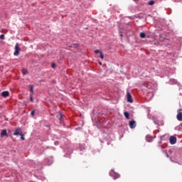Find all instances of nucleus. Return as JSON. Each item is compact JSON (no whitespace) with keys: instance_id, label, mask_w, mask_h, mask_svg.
Listing matches in <instances>:
<instances>
[{"instance_id":"obj_24","label":"nucleus","mask_w":182,"mask_h":182,"mask_svg":"<svg viewBox=\"0 0 182 182\" xmlns=\"http://www.w3.org/2000/svg\"><path fill=\"white\" fill-rule=\"evenodd\" d=\"M99 65L102 66V62H99Z\"/></svg>"},{"instance_id":"obj_3","label":"nucleus","mask_w":182,"mask_h":182,"mask_svg":"<svg viewBox=\"0 0 182 182\" xmlns=\"http://www.w3.org/2000/svg\"><path fill=\"white\" fill-rule=\"evenodd\" d=\"M19 43H16L15 46V51L14 53V56H19Z\"/></svg>"},{"instance_id":"obj_18","label":"nucleus","mask_w":182,"mask_h":182,"mask_svg":"<svg viewBox=\"0 0 182 182\" xmlns=\"http://www.w3.org/2000/svg\"><path fill=\"white\" fill-rule=\"evenodd\" d=\"M20 136H21V139L22 140H25V136H24V135H23V132H22L21 134H20Z\"/></svg>"},{"instance_id":"obj_16","label":"nucleus","mask_w":182,"mask_h":182,"mask_svg":"<svg viewBox=\"0 0 182 182\" xmlns=\"http://www.w3.org/2000/svg\"><path fill=\"white\" fill-rule=\"evenodd\" d=\"M22 73L23 75H26V73H28V70L26 69H23Z\"/></svg>"},{"instance_id":"obj_8","label":"nucleus","mask_w":182,"mask_h":182,"mask_svg":"<svg viewBox=\"0 0 182 182\" xmlns=\"http://www.w3.org/2000/svg\"><path fill=\"white\" fill-rule=\"evenodd\" d=\"M2 97H8L9 96V91H4L1 92Z\"/></svg>"},{"instance_id":"obj_5","label":"nucleus","mask_w":182,"mask_h":182,"mask_svg":"<svg viewBox=\"0 0 182 182\" xmlns=\"http://www.w3.org/2000/svg\"><path fill=\"white\" fill-rule=\"evenodd\" d=\"M169 141L171 144H176V143L177 142V138L174 136H171L169 138Z\"/></svg>"},{"instance_id":"obj_25","label":"nucleus","mask_w":182,"mask_h":182,"mask_svg":"<svg viewBox=\"0 0 182 182\" xmlns=\"http://www.w3.org/2000/svg\"><path fill=\"white\" fill-rule=\"evenodd\" d=\"M134 2H137V1H139V0H134Z\"/></svg>"},{"instance_id":"obj_13","label":"nucleus","mask_w":182,"mask_h":182,"mask_svg":"<svg viewBox=\"0 0 182 182\" xmlns=\"http://www.w3.org/2000/svg\"><path fill=\"white\" fill-rule=\"evenodd\" d=\"M139 36L141 39H144V38H146V34L144 33H140Z\"/></svg>"},{"instance_id":"obj_9","label":"nucleus","mask_w":182,"mask_h":182,"mask_svg":"<svg viewBox=\"0 0 182 182\" xmlns=\"http://www.w3.org/2000/svg\"><path fill=\"white\" fill-rule=\"evenodd\" d=\"M4 136H6L8 137V133L6 132V129H3L1 133V136L4 137Z\"/></svg>"},{"instance_id":"obj_26","label":"nucleus","mask_w":182,"mask_h":182,"mask_svg":"<svg viewBox=\"0 0 182 182\" xmlns=\"http://www.w3.org/2000/svg\"><path fill=\"white\" fill-rule=\"evenodd\" d=\"M166 157H168V154H166Z\"/></svg>"},{"instance_id":"obj_7","label":"nucleus","mask_w":182,"mask_h":182,"mask_svg":"<svg viewBox=\"0 0 182 182\" xmlns=\"http://www.w3.org/2000/svg\"><path fill=\"white\" fill-rule=\"evenodd\" d=\"M136 124V121H129V127L130 129H135Z\"/></svg>"},{"instance_id":"obj_14","label":"nucleus","mask_w":182,"mask_h":182,"mask_svg":"<svg viewBox=\"0 0 182 182\" xmlns=\"http://www.w3.org/2000/svg\"><path fill=\"white\" fill-rule=\"evenodd\" d=\"M31 95H33V85H29Z\"/></svg>"},{"instance_id":"obj_23","label":"nucleus","mask_w":182,"mask_h":182,"mask_svg":"<svg viewBox=\"0 0 182 182\" xmlns=\"http://www.w3.org/2000/svg\"><path fill=\"white\" fill-rule=\"evenodd\" d=\"M95 53H100V51L99 50H95Z\"/></svg>"},{"instance_id":"obj_10","label":"nucleus","mask_w":182,"mask_h":182,"mask_svg":"<svg viewBox=\"0 0 182 182\" xmlns=\"http://www.w3.org/2000/svg\"><path fill=\"white\" fill-rule=\"evenodd\" d=\"M57 119H58V120H63V115H62V112H59L57 115Z\"/></svg>"},{"instance_id":"obj_20","label":"nucleus","mask_w":182,"mask_h":182,"mask_svg":"<svg viewBox=\"0 0 182 182\" xmlns=\"http://www.w3.org/2000/svg\"><path fill=\"white\" fill-rule=\"evenodd\" d=\"M51 68H53V69H55V68H56V64H55V63H53L51 64Z\"/></svg>"},{"instance_id":"obj_4","label":"nucleus","mask_w":182,"mask_h":182,"mask_svg":"<svg viewBox=\"0 0 182 182\" xmlns=\"http://www.w3.org/2000/svg\"><path fill=\"white\" fill-rule=\"evenodd\" d=\"M22 129H21V127L16 128L15 129L14 133L13 134L14 136H20L21 134H22Z\"/></svg>"},{"instance_id":"obj_6","label":"nucleus","mask_w":182,"mask_h":182,"mask_svg":"<svg viewBox=\"0 0 182 182\" xmlns=\"http://www.w3.org/2000/svg\"><path fill=\"white\" fill-rule=\"evenodd\" d=\"M127 102L129 103H133V98L132 97V94L129 92H127Z\"/></svg>"},{"instance_id":"obj_11","label":"nucleus","mask_w":182,"mask_h":182,"mask_svg":"<svg viewBox=\"0 0 182 182\" xmlns=\"http://www.w3.org/2000/svg\"><path fill=\"white\" fill-rule=\"evenodd\" d=\"M68 48H73L74 49H76V48H79V44L78 43H74L71 46H68Z\"/></svg>"},{"instance_id":"obj_19","label":"nucleus","mask_w":182,"mask_h":182,"mask_svg":"<svg viewBox=\"0 0 182 182\" xmlns=\"http://www.w3.org/2000/svg\"><path fill=\"white\" fill-rule=\"evenodd\" d=\"M100 56L101 59H102V60L104 59L103 53L102 51H100Z\"/></svg>"},{"instance_id":"obj_15","label":"nucleus","mask_w":182,"mask_h":182,"mask_svg":"<svg viewBox=\"0 0 182 182\" xmlns=\"http://www.w3.org/2000/svg\"><path fill=\"white\" fill-rule=\"evenodd\" d=\"M148 5H154V0L149 1V2L148 3Z\"/></svg>"},{"instance_id":"obj_12","label":"nucleus","mask_w":182,"mask_h":182,"mask_svg":"<svg viewBox=\"0 0 182 182\" xmlns=\"http://www.w3.org/2000/svg\"><path fill=\"white\" fill-rule=\"evenodd\" d=\"M124 117H126V119H127V120H129V119H130V114H129V112H124Z\"/></svg>"},{"instance_id":"obj_21","label":"nucleus","mask_w":182,"mask_h":182,"mask_svg":"<svg viewBox=\"0 0 182 182\" xmlns=\"http://www.w3.org/2000/svg\"><path fill=\"white\" fill-rule=\"evenodd\" d=\"M4 38H5V35L1 34V35L0 36V39H4Z\"/></svg>"},{"instance_id":"obj_27","label":"nucleus","mask_w":182,"mask_h":182,"mask_svg":"<svg viewBox=\"0 0 182 182\" xmlns=\"http://www.w3.org/2000/svg\"><path fill=\"white\" fill-rule=\"evenodd\" d=\"M120 36H123V34H121Z\"/></svg>"},{"instance_id":"obj_22","label":"nucleus","mask_w":182,"mask_h":182,"mask_svg":"<svg viewBox=\"0 0 182 182\" xmlns=\"http://www.w3.org/2000/svg\"><path fill=\"white\" fill-rule=\"evenodd\" d=\"M31 116H35V110H33L31 112Z\"/></svg>"},{"instance_id":"obj_1","label":"nucleus","mask_w":182,"mask_h":182,"mask_svg":"<svg viewBox=\"0 0 182 182\" xmlns=\"http://www.w3.org/2000/svg\"><path fill=\"white\" fill-rule=\"evenodd\" d=\"M109 176L111 177H113L114 178V180H116L117 178H120V174L114 172V171H109Z\"/></svg>"},{"instance_id":"obj_2","label":"nucleus","mask_w":182,"mask_h":182,"mask_svg":"<svg viewBox=\"0 0 182 182\" xmlns=\"http://www.w3.org/2000/svg\"><path fill=\"white\" fill-rule=\"evenodd\" d=\"M177 115H176V118L177 120H178V122H182V109H178L177 110Z\"/></svg>"},{"instance_id":"obj_17","label":"nucleus","mask_w":182,"mask_h":182,"mask_svg":"<svg viewBox=\"0 0 182 182\" xmlns=\"http://www.w3.org/2000/svg\"><path fill=\"white\" fill-rule=\"evenodd\" d=\"M30 102H33V95H30Z\"/></svg>"}]
</instances>
